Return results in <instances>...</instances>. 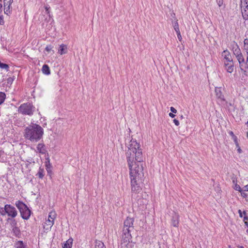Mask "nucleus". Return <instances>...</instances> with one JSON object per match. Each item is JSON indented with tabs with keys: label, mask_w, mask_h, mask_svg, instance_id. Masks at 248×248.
<instances>
[{
	"label": "nucleus",
	"mask_w": 248,
	"mask_h": 248,
	"mask_svg": "<svg viewBox=\"0 0 248 248\" xmlns=\"http://www.w3.org/2000/svg\"><path fill=\"white\" fill-rule=\"evenodd\" d=\"M126 156L129 169L132 192L139 193L141 190V177L143 176V167L140 164L143 161L142 149L140 143L132 139L127 146Z\"/></svg>",
	"instance_id": "nucleus-1"
},
{
	"label": "nucleus",
	"mask_w": 248,
	"mask_h": 248,
	"mask_svg": "<svg viewBox=\"0 0 248 248\" xmlns=\"http://www.w3.org/2000/svg\"><path fill=\"white\" fill-rule=\"evenodd\" d=\"M43 128L37 124H33L27 126L24 130V137L32 142H37L43 136Z\"/></svg>",
	"instance_id": "nucleus-2"
},
{
	"label": "nucleus",
	"mask_w": 248,
	"mask_h": 248,
	"mask_svg": "<svg viewBox=\"0 0 248 248\" xmlns=\"http://www.w3.org/2000/svg\"><path fill=\"white\" fill-rule=\"evenodd\" d=\"M35 111V107L31 103L27 102L21 104L18 108L19 113L25 115L31 116Z\"/></svg>",
	"instance_id": "nucleus-3"
},
{
	"label": "nucleus",
	"mask_w": 248,
	"mask_h": 248,
	"mask_svg": "<svg viewBox=\"0 0 248 248\" xmlns=\"http://www.w3.org/2000/svg\"><path fill=\"white\" fill-rule=\"evenodd\" d=\"M15 205L19 209L22 218L26 220L29 219L31 215V211L27 206L20 201L16 202Z\"/></svg>",
	"instance_id": "nucleus-4"
},
{
	"label": "nucleus",
	"mask_w": 248,
	"mask_h": 248,
	"mask_svg": "<svg viewBox=\"0 0 248 248\" xmlns=\"http://www.w3.org/2000/svg\"><path fill=\"white\" fill-rule=\"evenodd\" d=\"M5 212L8 216L15 218L17 215L16 208L10 204L5 205Z\"/></svg>",
	"instance_id": "nucleus-5"
},
{
	"label": "nucleus",
	"mask_w": 248,
	"mask_h": 248,
	"mask_svg": "<svg viewBox=\"0 0 248 248\" xmlns=\"http://www.w3.org/2000/svg\"><path fill=\"white\" fill-rule=\"evenodd\" d=\"M133 221L132 218L127 217L124 221L123 230L133 231Z\"/></svg>",
	"instance_id": "nucleus-6"
},
{
	"label": "nucleus",
	"mask_w": 248,
	"mask_h": 248,
	"mask_svg": "<svg viewBox=\"0 0 248 248\" xmlns=\"http://www.w3.org/2000/svg\"><path fill=\"white\" fill-rule=\"evenodd\" d=\"M132 231H129V230H123V234L122 236V242H125L126 243H128L129 242H130V240L131 239V235L130 234L131 232Z\"/></svg>",
	"instance_id": "nucleus-7"
},
{
	"label": "nucleus",
	"mask_w": 248,
	"mask_h": 248,
	"mask_svg": "<svg viewBox=\"0 0 248 248\" xmlns=\"http://www.w3.org/2000/svg\"><path fill=\"white\" fill-rule=\"evenodd\" d=\"M222 56L223 57L224 63L233 62L232 56L228 50H224Z\"/></svg>",
	"instance_id": "nucleus-8"
},
{
	"label": "nucleus",
	"mask_w": 248,
	"mask_h": 248,
	"mask_svg": "<svg viewBox=\"0 0 248 248\" xmlns=\"http://www.w3.org/2000/svg\"><path fill=\"white\" fill-rule=\"evenodd\" d=\"M36 152H38L42 155L46 154L47 152L46 148V146L43 143H39L37 146Z\"/></svg>",
	"instance_id": "nucleus-9"
},
{
	"label": "nucleus",
	"mask_w": 248,
	"mask_h": 248,
	"mask_svg": "<svg viewBox=\"0 0 248 248\" xmlns=\"http://www.w3.org/2000/svg\"><path fill=\"white\" fill-rule=\"evenodd\" d=\"M68 52L67 46L64 44H61L60 45L59 48L58 49V53L61 55L66 54Z\"/></svg>",
	"instance_id": "nucleus-10"
},
{
	"label": "nucleus",
	"mask_w": 248,
	"mask_h": 248,
	"mask_svg": "<svg viewBox=\"0 0 248 248\" xmlns=\"http://www.w3.org/2000/svg\"><path fill=\"white\" fill-rule=\"evenodd\" d=\"M179 218V216L178 214L175 213L172 216L171 219V223L174 227H177L178 226Z\"/></svg>",
	"instance_id": "nucleus-11"
},
{
	"label": "nucleus",
	"mask_w": 248,
	"mask_h": 248,
	"mask_svg": "<svg viewBox=\"0 0 248 248\" xmlns=\"http://www.w3.org/2000/svg\"><path fill=\"white\" fill-rule=\"evenodd\" d=\"M226 70L228 73H232L234 70L233 62L224 63Z\"/></svg>",
	"instance_id": "nucleus-12"
},
{
	"label": "nucleus",
	"mask_w": 248,
	"mask_h": 248,
	"mask_svg": "<svg viewBox=\"0 0 248 248\" xmlns=\"http://www.w3.org/2000/svg\"><path fill=\"white\" fill-rule=\"evenodd\" d=\"M15 248H28L27 245L22 241H17L14 244Z\"/></svg>",
	"instance_id": "nucleus-13"
},
{
	"label": "nucleus",
	"mask_w": 248,
	"mask_h": 248,
	"mask_svg": "<svg viewBox=\"0 0 248 248\" xmlns=\"http://www.w3.org/2000/svg\"><path fill=\"white\" fill-rule=\"evenodd\" d=\"M232 51L235 56L241 53V50L236 43L232 46Z\"/></svg>",
	"instance_id": "nucleus-14"
},
{
	"label": "nucleus",
	"mask_w": 248,
	"mask_h": 248,
	"mask_svg": "<svg viewBox=\"0 0 248 248\" xmlns=\"http://www.w3.org/2000/svg\"><path fill=\"white\" fill-rule=\"evenodd\" d=\"M240 68L242 71H244V74L247 76L246 73V69H248V62H245V61L243 62L240 65Z\"/></svg>",
	"instance_id": "nucleus-15"
},
{
	"label": "nucleus",
	"mask_w": 248,
	"mask_h": 248,
	"mask_svg": "<svg viewBox=\"0 0 248 248\" xmlns=\"http://www.w3.org/2000/svg\"><path fill=\"white\" fill-rule=\"evenodd\" d=\"M215 93H216V96L218 98H219L221 100H224V96L222 94L220 88H216Z\"/></svg>",
	"instance_id": "nucleus-16"
},
{
	"label": "nucleus",
	"mask_w": 248,
	"mask_h": 248,
	"mask_svg": "<svg viewBox=\"0 0 248 248\" xmlns=\"http://www.w3.org/2000/svg\"><path fill=\"white\" fill-rule=\"evenodd\" d=\"M134 246V244L131 242H129L126 243L125 242H122L121 248H133Z\"/></svg>",
	"instance_id": "nucleus-17"
},
{
	"label": "nucleus",
	"mask_w": 248,
	"mask_h": 248,
	"mask_svg": "<svg viewBox=\"0 0 248 248\" xmlns=\"http://www.w3.org/2000/svg\"><path fill=\"white\" fill-rule=\"evenodd\" d=\"M73 239L70 238L67 240L62 246L63 248H71L72 246Z\"/></svg>",
	"instance_id": "nucleus-18"
},
{
	"label": "nucleus",
	"mask_w": 248,
	"mask_h": 248,
	"mask_svg": "<svg viewBox=\"0 0 248 248\" xmlns=\"http://www.w3.org/2000/svg\"><path fill=\"white\" fill-rule=\"evenodd\" d=\"M54 222L52 220L50 219H48L46 222L45 223L44 228H46V226H47L46 228V230L50 229L54 224Z\"/></svg>",
	"instance_id": "nucleus-19"
},
{
	"label": "nucleus",
	"mask_w": 248,
	"mask_h": 248,
	"mask_svg": "<svg viewBox=\"0 0 248 248\" xmlns=\"http://www.w3.org/2000/svg\"><path fill=\"white\" fill-rule=\"evenodd\" d=\"M42 71V72L45 75H48L50 74L49 67L46 64H44L43 66Z\"/></svg>",
	"instance_id": "nucleus-20"
},
{
	"label": "nucleus",
	"mask_w": 248,
	"mask_h": 248,
	"mask_svg": "<svg viewBox=\"0 0 248 248\" xmlns=\"http://www.w3.org/2000/svg\"><path fill=\"white\" fill-rule=\"evenodd\" d=\"M242 14L244 19H248V7H245L242 10Z\"/></svg>",
	"instance_id": "nucleus-21"
},
{
	"label": "nucleus",
	"mask_w": 248,
	"mask_h": 248,
	"mask_svg": "<svg viewBox=\"0 0 248 248\" xmlns=\"http://www.w3.org/2000/svg\"><path fill=\"white\" fill-rule=\"evenodd\" d=\"M56 215H57V214H56L55 211H52L49 214L48 219H50L51 220H52L53 221H54V220L56 217Z\"/></svg>",
	"instance_id": "nucleus-22"
},
{
	"label": "nucleus",
	"mask_w": 248,
	"mask_h": 248,
	"mask_svg": "<svg viewBox=\"0 0 248 248\" xmlns=\"http://www.w3.org/2000/svg\"><path fill=\"white\" fill-rule=\"evenodd\" d=\"M13 232L16 236H19L20 235V231L17 227L13 228Z\"/></svg>",
	"instance_id": "nucleus-23"
},
{
	"label": "nucleus",
	"mask_w": 248,
	"mask_h": 248,
	"mask_svg": "<svg viewBox=\"0 0 248 248\" xmlns=\"http://www.w3.org/2000/svg\"><path fill=\"white\" fill-rule=\"evenodd\" d=\"M95 248H106L104 243L100 241H96Z\"/></svg>",
	"instance_id": "nucleus-24"
},
{
	"label": "nucleus",
	"mask_w": 248,
	"mask_h": 248,
	"mask_svg": "<svg viewBox=\"0 0 248 248\" xmlns=\"http://www.w3.org/2000/svg\"><path fill=\"white\" fill-rule=\"evenodd\" d=\"M239 63V64L240 65L243 62L245 61V60H244V58L243 57V56L241 53H240V55H237L236 56Z\"/></svg>",
	"instance_id": "nucleus-25"
},
{
	"label": "nucleus",
	"mask_w": 248,
	"mask_h": 248,
	"mask_svg": "<svg viewBox=\"0 0 248 248\" xmlns=\"http://www.w3.org/2000/svg\"><path fill=\"white\" fill-rule=\"evenodd\" d=\"M44 169L40 168L37 175L38 176V177L42 179L44 176Z\"/></svg>",
	"instance_id": "nucleus-26"
},
{
	"label": "nucleus",
	"mask_w": 248,
	"mask_h": 248,
	"mask_svg": "<svg viewBox=\"0 0 248 248\" xmlns=\"http://www.w3.org/2000/svg\"><path fill=\"white\" fill-rule=\"evenodd\" d=\"M6 95L3 92H0V105L1 104L5 99Z\"/></svg>",
	"instance_id": "nucleus-27"
},
{
	"label": "nucleus",
	"mask_w": 248,
	"mask_h": 248,
	"mask_svg": "<svg viewBox=\"0 0 248 248\" xmlns=\"http://www.w3.org/2000/svg\"><path fill=\"white\" fill-rule=\"evenodd\" d=\"M0 67L2 69H5L6 71H8L9 65L7 64L2 63L0 62Z\"/></svg>",
	"instance_id": "nucleus-28"
},
{
	"label": "nucleus",
	"mask_w": 248,
	"mask_h": 248,
	"mask_svg": "<svg viewBox=\"0 0 248 248\" xmlns=\"http://www.w3.org/2000/svg\"><path fill=\"white\" fill-rule=\"evenodd\" d=\"M241 7H248V0H241Z\"/></svg>",
	"instance_id": "nucleus-29"
},
{
	"label": "nucleus",
	"mask_w": 248,
	"mask_h": 248,
	"mask_svg": "<svg viewBox=\"0 0 248 248\" xmlns=\"http://www.w3.org/2000/svg\"><path fill=\"white\" fill-rule=\"evenodd\" d=\"M8 221L9 220H11V225L13 227V228H14V227H16V221L15 219H11L10 218H8V219H7Z\"/></svg>",
	"instance_id": "nucleus-30"
},
{
	"label": "nucleus",
	"mask_w": 248,
	"mask_h": 248,
	"mask_svg": "<svg viewBox=\"0 0 248 248\" xmlns=\"http://www.w3.org/2000/svg\"><path fill=\"white\" fill-rule=\"evenodd\" d=\"M12 3V1H11L10 0H4V7H9L10 6Z\"/></svg>",
	"instance_id": "nucleus-31"
},
{
	"label": "nucleus",
	"mask_w": 248,
	"mask_h": 248,
	"mask_svg": "<svg viewBox=\"0 0 248 248\" xmlns=\"http://www.w3.org/2000/svg\"><path fill=\"white\" fill-rule=\"evenodd\" d=\"M244 48L247 50V52H248V39H246L244 41Z\"/></svg>",
	"instance_id": "nucleus-32"
},
{
	"label": "nucleus",
	"mask_w": 248,
	"mask_h": 248,
	"mask_svg": "<svg viewBox=\"0 0 248 248\" xmlns=\"http://www.w3.org/2000/svg\"><path fill=\"white\" fill-rule=\"evenodd\" d=\"M173 26L175 31L179 29L177 20H176L175 22H174V23H173Z\"/></svg>",
	"instance_id": "nucleus-33"
},
{
	"label": "nucleus",
	"mask_w": 248,
	"mask_h": 248,
	"mask_svg": "<svg viewBox=\"0 0 248 248\" xmlns=\"http://www.w3.org/2000/svg\"><path fill=\"white\" fill-rule=\"evenodd\" d=\"M234 189L235 190L238 191L239 192L241 191V190L242 189L239 185H237V184H235L234 185Z\"/></svg>",
	"instance_id": "nucleus-34"
},
{
	"label": "nucleus",
	"mask_w": 248,
	"mask_h": 248,
	"mask_svg": "<svg viewBox=\"0 0 248 248\" xmlns=\"http://www.w3.org/2000/svg\"><path fill=\"white\" fill-rule=\"evenodd\" d=\"M4 7V10L5 14L8 15V14H9L10 12V6H9V7L6 6V7Z\"/></svg>",
	"instance_id": "nucleus-35"
},
{
	"label": "nucleus",
	"mask_w": 248,
	"mask_h": 248,
	"mask_svg": "<svg viewBox=\"0 0 248 248\" xmlns=\"http://www.w3.org/2000/svg\"><path fill=\"white\" fill-rule=\"evenodd\" d=\"M0 214L2 216H5L6 214V212H5V207L4 208L0 207Z\"/></svg>",
	"instance_id": "nucleus-36"
},
{
	"label": "nucleus",
	"mask_w": 248,
	"mask_h": 248,
	"mask_svg": "<svg viewBox=\"0 0 248 248\" xmlns=\"http://www.w3.org/2000/svg\"><path fill=\"white\" fill-rule=\"evenodd\" d=\"M232 139L233 140L235 144V145L236 147H238V140H237V138L236 136H234V137H233L232 138Z\"/></svg>",
	"instance_id": "nucleus-37"
},
{
	"label": "nucleus",
	"mask_w": 248,
	"mask_h": 248,
	"mask_svg": "<svg viewBox=\"0 0 248 248\" xmlns=\"http://www.w3.org/2000/svg\"><path fill=\"white\" fill-rule=\"evenodd\" d=\"M240 192L241 193V196L243 198H246L247 197V194L245 193V191H243V189H242L241 191H240Z\"/></svg>",
	"instance_id": "nucleus-38"
},
{
	"label": "nucleus",
	"mask_w": 248,
	"mask_h": 248,
	"mask_svg": "<svg viewBox=\"0 0 248 248\" xmlns=\"http://www.w3.org/2000/svg\"><path fill=\"white\" fill-rule=\"evenodd\" d=\"M52 48V46L51 45L47 46L45 48V50L47 52H49L51 50Z\"/></svg>",
	"instance_id": "nucleus-39"
},
{
	"label": "nucleus",
	"mask_w": 248,
	"mask_h": 248,
	"mask_svg": "<svg viewBox=\"0 0 248 248\" xmlns=\"http://www.w3.org/2000/svg\"><path fill=\"white\" fill-rule=\"evenodd\" d=\"M238 213L239 214V216L240 217H243V214L245 215L246 214V213L245 211H243V212H242L241 210H238Z\"/></svg>",
	"instance_id": "nucleus-40"
},
{
	"label": "nucleus",
	"mask_w": 248,
	"mask_h": 248,
	"mask_svg": "<svg viewBox=\"0 0 248 248\" xmlns=\"http://www.w3.org/2000/svg\"><path fill=\"white\" fill-rule=\"evenodd\" d=\"M46 169L47 170V171L48 172L49 171V168H50V163H49V160L48 161V162H46Z\"/></svg>",
	"instance_id": "nucleus-41"
},
{
	"label": "nucleus",
	"mask_w": 248,
	"mask_h": 248,
	"mask_svg": "<svg viewBox=\"0 0 248 248\" xmlns=\"http://www.w3.org/2000/svg\"><path fill=\"white\" fill-rule=\"evenodd\" d=\"M219 7H220L223 3V0H216Z\"/></svg>",
	"instance_id": "nucleus-42"
},
{
	"label": "nucleus",
	"mask_w": 248,
	"mask_h": 248,
	"mask_svg": "<svg viewBox=\"0 0 248 248\" xmlns=\"http://www.w3.org/2000/svg\"><path fill=\"white\" fill-rule=\"evenodd\" d=\"M170 110L172 113H176L177 112V110L172 107H170Z\"/></svg>",
	"instance_id": "nucleus-43"
},
{
	"label": "nucleus",
	"mask_w": 248,
	"mask_h": 248,
	"mask_svg": "<svg viewBox=\"0 0 248 248\" xmlns=\"http://www.w3.org/2000/svg\"><path fill=\"white\" fill-rule=\"evenodd\" d=\"M173 122L177 126H178L179 125V122L178 120H177L176 119H174Z\"/></svg>",
	"instance_id": "nucleus-44"
},
{
	"label": "nucleus",
	"mask_w": 248,
	"mask_h": 248,
	"mask_svg": "<svg viewBox=\"0 0 248 248\" xmlns=\"http://www.w3.org/2000/svg\"><path fill=\"white\" fill-rule=\"evenodd\" d=\"M236 147L237 148V151L238 153H239V154L242 153V151L241 149L239 144H238V147Z\"/></svg>",
	"instance_id": "nucleus-45"
},
{
	"label": "nucleus",
	"mask_w": 248,
	"mask_h": 248,
	"mask_svg": "<svg viewBox=\"0 0 248 248\" xmlns=\"http://www.w3.org/2000/svg\"><path fill=\"white\" fill-rule=\"evenodd\" d=\"M242 189H243V191H248V184L244 186Z\"/></svg>",
	"instance_id": "nucleus-46"
},
{
	"label": "nucleus",
	"mask_w": 248,
	"mask_h": 248,
	"mask_svg": "<svg viewBox=\"0 0 248 248\" xmlns=\"http://www.w3.org/2000/svg\"><path fill=\"white\" fill-rule=\"evenodd\" d=\"M4 24V21L2 16H0V24L2 25Z\"/></svg>",
	"instance_id": "nucleus-47"
},
{
	"label": "nucleus",
	"mask_w": 248,
	"mask_h": 248,
	"mask_svg": "<svg viewBox=\"0 0 248 248\" xmlns=\"http://www.w3.org/2000/svg\"><path fill=\"white\" fill-rule=\"evenodd\" d=\"M232 183L235 185V184H237V180L235 178V177H232Z\"/></svg>",
	"instance_id": "nucleus-48"
},
{
	"label": "nucleus",
	"mask_w": 248,
	"mask_h": 248,
	"mask_svg": "<svg viewBox=\"0 0 248 248\" xmlns=\"http://www.w3.org/2000/svg\"><path fill=\"white\" fill-rule=\"evenodd\" d=\"M177 37H178V40H179L180 41H181V40H182V36H181V34H178V35H177Z\"/></svg>",
	"instance_id": "nucleus-49"
},
{
	"label": "nucleus",
	"mask_w": 248,
	"mask_h": 248,
	"mask_svg": "<svg viewBox=\"0 0 248 248\" xmlns=\"http://www.w3.org/2000/svg\"><path fill=\"white\" fill-rule=\"evenodd\" d=\"M229 135H230V136H232V138L233 137H234V136H235V135L233 134V132H232V131H230V132H229Z\"/></svg>",
	"instance_id": "nucleus-50"
},
{
	"label": "nucleus",
	"mask_w": 248,
	"mask_h": 248,
	"mask_svg": "<svg viewBox=\"0 0 248 248\" xmlns=\"http://www.w3.org/2000/svg\"><path fill=\"white\" fill-rule=\"evenodd\" d=\"M169 115L171 118H174L175 116V115L172 113H170Z\"/></svg>",
	"instance_id": "nucleus-51"
},
{
	"label": "nucleus",
	"mask_w": 248,
	"mask_h": 248,
	"mask_svg": "<svg viewBox=\"0 0 248 248\" xmlns=\"http://www.w3.org/2000/svg\"><path fill=\"white\" fill-rule=\"evenodd\" d=\"M49 7H48L47 6H46V7H45V9H46V12L47 14H48V13H49Z\"/></svg>",
	"instance_id": "nucleus-52"
},
{
	"label": "nucleus",
	"mask_w": 248,
	"mask_h": 248,
	"mask_svg": "<svg viewBox=\"0 0 248 248\" xmlns=\"http://www.w3.org/2000/svg\"><path fill=\"white\" fill-rule=\"evenodd\" d=\"M175 31L176 32L177 35L178 34H181L179 29L177 30H175Z\"/></svg>",
	"instance_id": "nucleus-53"
},
{
	"label": "nucleus",
	"mask_w": 248,
	"mask_h": 248,
	"mask_svg": "<svg viewBox=\"0 0 248 248\" xmlns=\"http://www.w3.org/2000/svg\"><path fill=\"white\" fill-rule=\"evenodd\" d=\"M248 219V217L246 216H245L244 217V220L245 221V220H247Z\"/></svg>",
	"instance_id": "nucleus-54"
},
{
	"label": "nucleus",
	"mask_w": 248,
	"mask_h": 248,
	"mask_svg": "<svg viewBox=\"0 0 248 248\" xmlns=\"http://www.w3.org/2000/svg\"><path fill=\"white\" fill-rule=\"evenodd\" d=\"M247 60H246V62H248V52H247Z\"/></svg>",
	"instance_id": "nucleus-55"
},
{
	"label": "nucleus",
	"mask_w": 248,
	"mask_h": 248,
	"mask_svg": "<svg viewBox=\"0 0 248 248\" xmlns=\"http://www.w3.org/2000/svg\"><path fill=\"white\" fill-rule=\"evenodd\" d=\"M245 224L246 226L247 227H248V223L247 222H246V221H245Z\"/></svg>",
	"instance_id": "nucleus-56"
},
{
	"label": "nucleus",
	"mask_w": 248,
	"mask_h": 248,
	"mask_svg": "<svg viewBox=\"0 0 248 248\" xmlns=\"http://www.w3.org/2000/svg\"><path fill=\"white\" fill-rule=\"evenodd\" d=\"M2 154H3V152L1 151H0V157L2 155Z\"/></svg>",
	"instance_id": "nucleus-57"
},
{
	"label": "nucleus",
	"mask_w": 248,
	"mask_h": 248,
	"mask_svg": "<svg viewBox=\"0 0 248 248\" xmlns=\"http://www.w3.org/2000/svg\"><path fill=\"white\" fill-rule=\"evenodd\" d=\"M2 5L0 3V10L2 8Z\"/></svg>",
	"instance_id": "nucleus-58"
},
{
	"label": "nucleus",
	"mask_w": 248,
	"mask_h": 248,
	"mask_svg": "<svg viewBox=\"0 0 248 248\" xmlns=\"http://www.w3.org/2000/svg\"><path fill=\"white\" fill-rule=\"evenodd\" d=\"M248 233V229L246 231Z\"/></svg>",
	"instance_id": "nucleus-59"
},
{
	"label": "nucleus",
	"mask_w": 248,
	"mask_h": 248,
	"mask_svg": "<svg viewBox=\"0 0 248 248\" xmlns=\"http://www.w3.org/2000/svg\"><path fill=\"white\" fill-rule=\"evenodd\" d=\"M246 124H248V121H247V122Z\"/></svg>",
	"instance_id": "nucleus-60"
},
{
	"label": "nucleus",
	"mask_w": 248,
	"mask_h": 248,
	"mask_svg": "<svg viewBox=\"0 0 248 248\" xmlns=\"http://www.w3.org/2000/svg\"><path fill=\"white\" fill-rule=\"evenodd\" d=\"M247 137L248 138V133H247Z\"/></svg>",
	"instance_id": "nucleus-61"
},
{
	"label": "nucleus",
	"mask_w": 248,
	"mask_h": 248,
	"mask_svg": "<svg viewBox=\"0 0 248 248\" xmlns=\"http://www.w3.org/2000/svg\"><path fill=\"white\" fill-rule=\"evenodd\" d=\"M10 0L13 2V0Z\"/></svg>",
	"instance_id": "nucleus-62"
}]
</instances>
